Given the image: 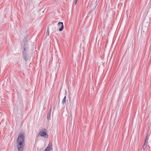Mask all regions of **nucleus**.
Returning <instances> with one entry per match:
<instances>
[{"label": "nucleus", "instance_id": "f257e3e1", "mask_svg": "<svg viewBox=\"0 0 151 151\" xmlns=\"http://www.w3.org/2000/svg\"><path fill=\"white\" fill-rule=\"evenodd\" d=\"M24 135L20 133L18 136V137L17 141V148L19 151H23L24 147Z\"/></svg>", "mask_w": 151, "mask_h": 151}, {"label": "nucleus", "instance_id": "f03ea898", "mask_svg": "<svg viewBox=\"0 0 151 151\" xmlns=\"http://www.w3.org/2000/svg\"><path fill=\"white\" fill-rule=\"evenodd\" d=\"M23 48L24 49V50L23 51V58L26 61H27L28 60L27 51L28 48V44L27 43H25L24 44Z\"/></svg>", "mask_w": 151, "mask_h": 151}, {"label": "nucleus", "instance_id": "7ed1b4c3", "mask_svg": "<svg viewBox=\"0 0 151 151\" xmlns=\"http://www.w3.org/2000/svg\"><path fill=\"white\" fill-rule=\"evenodd\" d=\"M52 149V144L50 143L44 151H50Z\"/></svg>", "mask_w": 151, "mask_h": 151}, {"label": "nucleus", "instance_id": "20e7f679", "mask_svg": "<svg viewBox=\"0 0 151 151\" xmlns=\"http://www.w3.org/2000/svg\"><path fill=\"white\" fill-rule=\"evenodd\" d=\"M58 27L60 26V28L59 29V31H62L64 28V26L63 24V23L62 22H59L58 23Z\"/></svg>", "mask_w": 151, "mask_h": 151}, {"label": "nucleus", "instance_id": "39448f33", "mask_svg": "<svg viewBox=\"0 0 151 151\" xmlns=\"http://www.w3.org/2000/svg\"><path fill=\"white\" fill-rule=\"evenodd\" d=\"M39 134L42 137H43L45 135H47V137L48 136L47 132L45 131L41 130L39 132Z\"/></svg>", "mask_w": 151, "mask_h": 151}, {"label": "nucleus", "instance_id": "423d86ee", "mask_svg": "<svg viewBox=\"0 0 151 151\" xmlns=\"http://www.w3.org/2000/svg\"><path fill=\"white\" fill-rule=\"evenodd\" d=\"M96 1L94 2H93L92 4L91 5V6H92V7H93V9H94L96 8L97 5V4H96Z\"/></svg>", "mask_w": 151, "mask_h": 151}, {"label": "nucleus", "instance_id": "0eeeda50", "mask_svg": "<svg viewBox=\"0 0 151 151\" xmlns=\"http://www.w3.org/2000/svg\"><path fill=\"white\" fill-rule=\"evenodd\" d=\"M66 96H65L62 101V103L63 105H64L66 103Z\"/></svg>", "mask_w": 151, "mask_h": 151}, {"label": "nucleus", "instance_id": "6e6552de", "mask_svg": "<svg viewBox=\"0 0 151 151\" xmlns=\"http://www.w3.org/2000/svg\"><path fill=\"white\" fill-rule=\"evenodd\" d=\"M50 111H51V109H50V111H49L47 113V119H48L50 118Z\"/></svg>", "mask_w": 151, "mask_h": 151}, {"label": "nucleus", "instance_id": "1a4fd4ad", "mask_svg": "<svg viewBox=\"0 0 151 151\" xmlns=\"http://www.w3.org/2000/svg\"><path fill=\"white\" fill-rule=\"evenodd\" d=\"M49 27H48V29L47 31V32L46 33V35L47 36H48L49 35Z\"/></svg>", "mask_w": 151, "mask_h": 151}, {"label": "nucleus", "instance_id": "9d476101", "mask_svg": "<svg viewBox=\"0 0 151 151\" xmlns=\"http://www.w3.org/2000/svg\"><path fill=\"white\" fill-rule=\"evenodd\" d=\"M27 41V39L26 38L24 37V38L22 42L23 43H25Z\"/></svg>", "mask_w": 151, "mask_h": 151}, {"label": "nucleus", "instance_id": "9b49d317", "mask_svg": "<svg viewBox=\"0 0 151 151\" xmlns=\"http://www.w3.org/2000/svg\"><path fill=\"white\" fill-rule=\"evenodd\" d=\"M77 0H75V4H77Z\"/></svg>", "mask_w": 151, "mask_h": 151}, {"label": "nucleus", "instance_id": "f8f14e48", "mask_svg": "<svg viewBox=\"0 0 151 151\" xmlns=\"http://www.w3.org/2000/svg\"><path fill=\"white\" fill-rule=\"evenodd\" d=\"M145 148H146V146H145V145H144L143 146V149L145 150Z\"/></svg>", "mask_w": 151, "mask_h": 151}, {"label": "nucleus", "instance_id": "ddd939ff", "mask_svg": "<svg viewBox=\"0 0 151 151\" xmlns=\"http://www.w3.org/2000/svg\"><path fill=\"white\" fill-rule=\"evenodd\" d=\"M146 139H145V142H146Z\"/></svg>", "mask_w": 151, "mask_h": 151}, {"label": "nucleus", "instance_id": "4468645a", "mask_svg": "<svg viewBox=\"0 0 151 151\" xmlns=\"http://www.w3.org/2000/svg\"><path fill=\"white\" fill-rule=\"evenodd\" d=\"M15 110V109H14V111Z\"/></svg>", "mask_w": 151, "mask_h": 151}]
</instances>
